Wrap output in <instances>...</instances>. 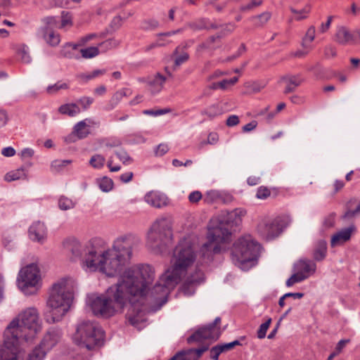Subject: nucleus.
<instances>
[{
    "instance_id": "nucleus-8",
    "label": "nucleus",
    "mask_w": 360,
    "mask_h": 360,
    "mask_svg": "<svg viewBox=\"0 0 360 360\" xmlns=\"http://www.w3.org/2000/svg\"><path fill=\"white\" fill-rule=\"evenodd\" d=\"M231 234L229 227L226 226V223L223 220L218 218L211 219L208 225L207 240L201 248L203 256L209 258L214 254L220 253L221 243L228 241Z\"/></svg>"
},
{
    "instance_id": "nucleus-20",
    "label": "nucleus",
    "mask_w": 360,
    "mask_h": 360,
    "mask_svg": "<svg viewBox=\"0 0 360 360\" xmlns=\"http://www.w3.org/2000/svg\"><path fill=\"white\" fill-rule=\"evenodd\" d=\"M144 200L148 205L155 208H162L169 203L168 198L165 194L155 191L147 193Z\"/></svg>"
},
{
    "instance_id": "nucleus-58",
    "label": "nucleus",
    "mask_w": 360,
    "mask_h": 360,
    "mask_svg": "<svg viewBox=\"0 0 360 360\" xmlns=\"http://www.w3.org/2000/svg\"><path fill=\"white\" fill-rule=\"evenodd\" d=\"M262 3V1L252 0L250 4L240 6V10L243 12H245L252 9L254 7L260 6Z\"/></svg>"
},
{
    "instance_id": "nucleus-27",
    "label": "nucleus",
    "mask_w": 360,
    "mask_h": 360,
    "mask_svg": "<svg viewBox=\"0 0 360 360\" xmlns=\"http://www.w3.org/2000/svg\"><path fill=\"white\" fill-rule=\"evenodd\" d=\"M39 34L50 46H55L60 43V35L55 33L50 27L41 28Z\"/></svg>"
},
{
    "instance_id": "nucleus-43",
    "label": "nucleus",
    "mask_w": 360,
    "mask_h": 360,
    "mask_svg": "<svg viewBox=\"0 0 360 360\" xmlns=\"http://www.w3.org/2000/svg\"><path fill=\"white\" fill-rule=\"evenodd\" d=\"M186 27L192 29L194 31H198L204 29L208 30L209 28V27L207 25V20L205 19L190 22L187 24Z\"/></svg>"
},
{
    "instance_id": "nucleus-2",
    "label": "nucleus",
    "mask_w": 360,
    "mask_h": 360,
    "mask_svg": "<svg viewBox=\"0 0 360 360\" xmlns=\"http://www.w3.org/2000/svg\"><path fill=\"white\" fill-rule=\"evenodd\" d=\"M140 243V238L131 233L117 237L111 248L105 250L100 249L101 271L109 277L120 274L127 265L133 255V248Z\"/></svg>"
},
{
    "instance_id": "nucleus-19",
    "label": "nucleus",
    "mask_w": 360,
    "mask_h": 360,
    "mask_svg": "<svg viewBox=\"0 0 360 360\" xmlns=\"http://www.w3.org/2000/svg\"><path fill=\"white\" fill-rule=\"evenodd\" d=\"M62 336V332L57 328H50L45 333L40 344L49 352L55 347L60 341Z\"/></svg>"
},
{
    "instance_id": "nucleus-64",
    "label": "nucleus",
    "mask_w": 360,
    "mask_h": 360,
    "mask_svg": "<svg viewBox=\"0 0 360 360\" xmlns=\"http://www.w3.org/2000/svg\"><path fill=\"white\" fill-rule=\"evenodd\" d=\"M238 123H239V117H238V116L235 115H230L227 118L226 122V124L230 127L236 126L237 124H238Z\"/></svg>"
},
{
    "instance_id": "nucleus-33",
    "label": "nucleus",
    "mask_w": 360,
    "mask_h": 360,
    "mask_svg": "<svg viewBox=\"0 0 360 360\" xmlns=\"http://www.w3.org/2000/svg\"><path fill=\"white\" fill-rule=\"evenodd\" d=\"M49 351L41 347V344L35 348L29 354L28 360H43Z\"/></svg>"
},
{
    "instance_id": "nucleus-53",
    "label": "nucleus",
    "mask_w": 360,
    "mask_h": 360,
    "mask_svg": "<svg viewBox=\"0 0 360 360\" xmlns=\"http://www.w3.org/2000/svg\"><path fill=\"white\" fill-rule=\"evenodd\" d=\"M127 89H121L117 91L110 98L114 105H117L120 102L123 97L127 96Z\"/></svg>"
},
{
    "instance_id": "nucleus-38",
    "label": "nucleus",
    "mask_w": 360,
    "mask_h": 360,
    "mask_svg": "<svg viewBox=\"0 0 360 360\" xmlns=\"http://www.w3.org/2000/svg\"><path fill=\"white\" fill-rule=\"evenodd\" d=\"M75 203L70 199L65 196L60 197L58 200V207L61 210H69L73 209Z\"/></svg>"
},
{
    "instance_id": "nucleus-9",
    "label": "nucleus",
    "mask_w": 360,
    "mask_h": 360,
    "mask_svg": "<svg viewBox=\"0 0 360 360\" xmlns=\"http://www.w3.org/2000/svg\"><path fill=\"white\" fill-rule=\"evenodd\" d=\"M172 224L169 219H157L147 234V245L155 253H162L172 240Z\"/></svg>"
},
{
    "instance_id": "nucleus-26",
    "label": "nucleus",
    "mask_w": 360,
    "mask_h": 360,
    "mask_svg": "<svg viewBox=\"0 0 360 360\" xmlns=\"http://www.w3.org/2000/svg\"><path fill=\"white\" fill-rule=\"evenodd\" d=\"M335 40L340 44L345 45L354 40V36L345 26L337 28Z\"/></svg>"
},
{
    "instance_id": "nucleus-5",
    "label": "nucleus",
    "mask_w": 360,
    "mask_h": 360,
    "mask_svg": "<svg viewBox=\"0 0 360 360\" xmlns=\"http://www.w3.org/2000/svg\"><path fill=\"white\" fill-rule=\"evenodd\" d=\"M9 328L12 333L11 336L16 338L18 340L23 339L29 341L41 330L42 321L37 309L34 307H29L9 323L6 328Z\"/></svg>"
},
{
    "instance_id": "nucleus-48",
    "label": "nucleus",
    "mask_w": 360,
    "mask_h": 360,
    "mask_svg": "<svg viewBox=\"0 0 360 360\" xmlns=\"http://www.w3.org/2000/svg\"><path fill=\"white\" fill-rule=\"evenodd\" d=\"M271 323V319L269 318L264 323L260 325L257 330V338L263 339L266 337V331Z\"/></svg>"
},
{
    "instance_id": "nucleus-34",
    "label": "nucleus",
    "mask_w": 360,
    "mask_h": 360,
    "mask_svg": "<svg viewBox=\"0 0 360 360\" xmlns=\"http://www.w3.org/2000/svg\"><path fill=\"white\" fill-rule=\"evenodd\" d=\"M270 18L271 13L269 12H264L260 15L251 17L250 20L256 27H262L265 25Z\"/></svg>"
},
{
    "instance_id": "nucleus-45",
    "label": "nucleus",
    "mask_w": 360,
    "mask_h": 360,
    "mask_svg": "<svg viewBox=\"0 0 360 360\" xmlns=\"http://www.w3.org/2000/svg\"><path fill=\"white\" fill-rule=\"evenodd\" d=\"M94 99L89 96H82L79 98L77 101V104L79 105H80L82 110H88L91 105L94 103Z\"/></svg>"
},
{
    "instance_id": "nucleus-10",
    "label": "nucleus",
    "mask_w": 360,
    "mask_h": 360,
    "mask_svg": "<svg viewBox=\"0 0 360 360\" xmlns=\"http://www.w3.org/2000/svg\"><path fill=\"white\" fill-rule=\"evenodd\" d=\"M73 340L79 346L91 350L103 345L104 332L97 323L83 321L77 325Z\"/></svg>"
},
{
    "instance_id": "nucleus-39",
    "label": "nucleus",
    "mask_w": 360,
    "mask_h": 360,
    "mask_svg": "<svg viewBox=\"0 0 360 360\" xmlns=\"http://www.w3.org/2000/svg\"><path fill=\"white\" fill-rule=\"evenodd\" d=\"M311 11V6L309 5L305 6L301 10H297L294 8H290V11L297 15V16L295 18L296 20H302L303 19H305L307 18V14L309 13Z\"/></svg>"
},
{
    "instance_id": "nucleus-21",
    "label": "nucleus",
    "mask_w": 360,
    "mask_h": 360,
    "mask_svg": "<svg viewBox=\"0 0 360 360\" xmlns=\"http://www.w3.org/2000/svg\"><path fill=\"white\" fill-rule=\"evenodd\" d=\"M294 269L295 271L297 272L301 276H304L307 279L315 273L316 265L311 260L302 259L295 264Z\"/></svg>"
},
{
    "instance_id": "nucleus-7",
    "label": "nucleus",
    "mask_w": 360,
    "mask_h": 360,
    "mask_svg": "<svg viewBox=\"0 0 360 360\" xmlns=\"http://www.w3.org/2000/svg\"><path fill=\"white\" fill-rule=\"evenodd\" d=\"M259 248L260 245L250 236L241 237L233 244L232 260L241 269H248L255 265Z\"/></svg>"
},
{
    "instance_id": "nucleus-17",
    "label": "nucleus",
    "mask_w": 360,
    "mask_h": 360,
    "mask_svg": "<svg viewBox=\"0 0 360 360\" xmlns=\"http://www.w3.org/2000/svg\"><path fill=\"white\" fill-rule=\"evenodd\" d=\"M30 239L40 244H44L47 238V228L44 222L34 221L28 229Z\"/></svg>"
},
{
    "instance_id": "nucleus-49",
    "label": "nucleus",
    "mask_w": 360,
    "mask_h": 360,
    "mask_svg": "<svg viewBox=\"0 0 360 360\" xmlns=\"http://www.w3.org/2000/svg\"><path fill=\"white\" fill-rule=\"evenodd\" d=\"M158 26V21L154 19L144 20L141 23V29L143 30H153L156 29Z\"/></svg>"
},
{
    "instance_id": "nucleus-62",
    "label": "nucleus",
    "mask_w": 360,
    "mask_h": 360,
    "mask_svg": "<svg viewBox=\"0 0 360 360\" xmlns=\"http://www.w3.org/2000/svg\"><path fill=\"white\" fill-rule=\"evenodd\" d=\"M72 25L71 16L69 15L68 13H65L63 11L62 13V20H61L60 27L63 28L67 25Z\"/></svg>"
},
{
    "instance_id": "nucleus-1",
    "label": "nucleus",
    "mask_w": 360,
    "mask_h": 360,
    "mask_svg": "<svg viewBox=\"0 0 360 360\" xmlns=\"http://www.w3.org/2000/svg\"><path fill=\"white\" fill-rule=\"evenodd\" d=\"M155 278L151 266L139 264L127 269L118 282L108 288L104 295H92L88 304L96 316L110 317L130 304L126 314L128 322L140 329L146 321L145 295Z\"/></svg>"
},
{
    "instance_id": "nucleus-14",
    "label": "nucleus",
    "mask_w": 360,
    "mask_h": 360,
    "mask_svg": "<svg viewBox=\"0 0 360 360\" xmlns=\"http://www.w3.org/2000/svg\"><path fill=\"white\" fill-rule=\"evenodd\" d=\"M11 335L10 328H6L4 343L0 345V360H18L20 340Z\"/></svg>"
},
{
    "instance_id": "nucleus-47",
    "label": "nucleus",
    "mask_w": 360,
    "mask_h": 360,
    "mask_svg": "<svg viewBox=\"0 0 360 360\" xmlns=\"http://www.w3.org/2000/svg\"><path fill=\"white\" fill-rule=\"evenodd\" d=\"M68 87L66 83L57 82L53 85H49L46 89V91L48 94H53L60 89H67Z\"/></svg>"
},
{
    "instance_id": "nucleus-4",
    "label": "nucleus",
    "mask_w": 360,
    "mask_h": 360,
    "mask_svg": "<svg viewBox=\"0 0 360 360\" xmlns=\"http://www.w3.org/2000/svg\"><path fill=\"white\" fill-rule=\"evenodd\" d=\"M101 240L94 238L82 245L77 238L70 237L63 241L65 252L72 261L81 260L82 268L86 271H101V264H97L100 259V248L98 247Z\"/></svg>"
},
{
    "instance_id": "nucleus-59",
    "label": "nucleus",
    "mask_w": 360,
    "mask_h": 360,
    "mask_svg": "<svg viewBox=\"0 0 360 360\" xmlns=\"http://www.w3.org/2000/svg\"><path fill=\"white\" fill-rule=\"evenodd\" d=\"M168 150H169V148H168L167 145H166L165 143H160L156 147V148L155 150V155H157V156H162Z\"/></svg>"
},
{
    "instance_id": "nucleus-11",
    "label": "nucleus",
    "mask_w": 360,
    "mask_h": 360,
    "mask_svg": "<svg viewBox=\"0 0 360 360\" xmlns=\"http://www.w3.org/2000/svg\"><path fill=\"white\" fill-rule=\"evenodd\" d=\"M40 280L39 269L34 264L22 268L17 278L18 288L27 295H32L36 292V286Z\"/></svg>"
},
{
    "instance_id": "nucleus-15",
    "label": "nucleus",
    "mask_w": 360,
    "mask_h": 360,
    "mask_svg": "<svg viewBox=\"0 0 360 360\" xmlns=\"http://www.w3.org/2000/svg\"><path fill=\"white\" fill-rule=\"evenodd\" d=\"M221 322V319L217 317L213 323L200 328L187 339L188 343L193 342H201L204 340H217L220 335V328L217 325Z\"/></svg>"
},
{
    "instance_id": "nucleus-31",
    "label": "nucleus",
    "mask_w": 360,
    "mask_h": 360,
    "mask_svg": "<svg viewBox=\"0 0 360 360\" xmlns=\"http://www.w3.org/2000/svg\"><path fill=\"white\" fill-rule=\"evenodd\" d=\"M15 51L22 63L29 64L32 61V58L29 53V47L27 45H18L15 47Z\"/></svg>"
},
{
    "instance_id": "nucleus-13",
    "label": "nucleus",
    "mask_w": 360,
    "mask_h": 360,
    "mask_svg": "<svg viewBox=\"0 0 360 360\" xmlns=\"http://www.w3.org/2000/svg\"><path fill=\"white\" fill-rule=\"evenodd\" d=\"M286 226L285 219L282 217L266 218L258 224L257 232L263 238L270 240L278 237Z\"/></svg>"
},
{
    "instance_id": "nucleus-12",
    "label": "nucleus",
    "mask_w": 360,
    "mask_h": 360,
    "mask_svg": "<svg viewBox=\"0 0 360 360\" xmlns=\"http://www.w3.org/2000/svg\"><path fill=\"white\" fill-rule=\"evenodd\" d=\"M181 281L172 273L167 270L159 278L151 290L155 299L160 300L165 304L170 291Z\"/></svg>"
},
{
    "instance_id": "nucleus-40",
    "label": "nucleus",
    "mask_w": 360,
    "mask_h": 360,
    "mask_svg": "<svg viewBox=\"0 0 360 360\" xmlns=\"http://www.w3.org/2000/svg\"><path fill=\"white\" fill-rule=\"evenodd\" d=\"M315 27L314 25L310 26L307 30L304 37L302 39V46L304 48H307L309 46L308 43L314 41L315 38Z\"/></svg>"
},
{
    "instance_id": "nucleus-6",
    "label": "nucleus",
    "mask_w": 360,
    "mask_h": 360,
    "mask_svg": "<svg viewBox=\"0 0 360 360\" xmlns=\"http://www.w3.org/2000/svg\"><path fill=\"white\" fill-rule=\"evenodd\" d=\"M196 257V251L191 240L184 238L174 248L171 266L167 270L181 280L194 264Z\"/></svg>"
},
{
    "instance_id": "nucleus-54",
    "label": "nucleus",
    "mask_w": 360,
    "mask_h": 360,
    "mask_svg": "<svg viewBox=\"0 0 360 360\" xmlns=\"http://www.w3.org/2000/svg\"><path fill=\"white\" fill-rule=\"evenodd\" d=\"M127 89H121L117 91L110 98L114 105H117L120 102L123 97L127 96Z\"/></svg>"
},
{
    "instance_id": "nucleus-42",
    "label": "nucleus",
    "mask_w": 360,
    "mask_h": 360,
    "mask_svg": "<svg viewBox=\"0 0 360 360\" xmlns=\"http://www.w3.org/2000/svg\"><path fill=\"white\" fill-rule=\"evenodd\" d=\"M82 56L84 58H92L99 54V49L96 46H90L80 50Z\"/></svg>"
},
{
    "instance_id": "nucleus-24",
    "label": "nucleus",
    "mask_w": 360,
    "mask_h": 360,
    "mask_svg": "<svg viewBox=\"0 0 360 360\" xmlns=\"http://www.w3.org/2000/svg\"><path fill=\"white\" fill-rule=\"evenodd\" d=\"M188 47V43L184 42L178 46L173 52L172 56L174 57V68L180 66L181 64L186 63L189 59L188 53L185 51Z\"/></svg>"
},
{
    "instance_id": "nucleus-23",
    "label": "nucleus",
    "mask_w": 360,
    "mask_h": 360,
    "mask_svg": "<svg viewBox=\"0 0 360 360\" xmlns=\"http://www.w3.org/2000/svg\"><path fill=\"white\" fill-rule=\"evenodd\" d=\"M354 231V226H350L337 232L331 238V246L339 245L349 240L351 238L352 233Z\"/></svg>"
},
{
    "instance_id": "nucleus-55",
    "label": "nucleus",
    "mask_w": 360,
    "mask_h": 360,
    "mask_svg": "<svg viewBox=\"0 0 360 360\" xmlns=\"http://www.w3.org/2000/svg\"><path fill=\"white\" fill-rule=\"evenodd\" d=\"M270 191L267 187L260 186L257 191L256 197L258 199H266L270 195Z\"/></svg>"
},
{
    "instance_id": "nucleus-60",
    "label": "nucleus",
    "mask_w": 360,
    "mask_h": 360,
    "mask_svg": "<svg viewBox=\"0 0 360 360\" xmlns=\"http://www.w3.org/2000/svg\"><path fill=\"white\" fill-rule=\"evenodd\" d=\"M71 45H65L60 50V55L65 58H71L74 56V53L70 49Z\"/></svg>"
},
{
    "instance_id": "nucleus-61",
    "label": "nucleus",
    "mask_w": 360,
    "mask_h": 360,
    "mask_svg": "<svg viewBox=\"0 0 360 360\" xmlns=\"http://www.w3.org/2000/svg\"><path fill=\"white\" fill-rule=\"evenodd\" d=\"M202 195L201 192L195 191L189 194L188 200L191 203H196L202 198Z\"/></svg>"
},
{
    "instance_id": "nucleus-25",
    "label": "nucleus",
    "mask_w": 360,
    "mask_h": 360,
    "mask_svg": "<svg viewBox=\"0 0 360 360\" xmlns=\"http://www.w3.org/2000/svg\"><path fill=\"white\" fill-rule=\"evenodd\" d=\"M166 80V77L159 72L156 73L155 76L148 82L150 92L153 95L159 94L162 90Z\"/></svg>"
},
{
    "instance_id": "nucleus-18",
    "label": "nucleus",
    "mask_w": 360,
    "mask_h": 360,
    "mask_svg": "<svg viewBox=\"0 0 360 360\" xmlns=\"http://www.w3.org/2000/svg\"><path fill=\"white\" fill-rule=\"evenodd\" d=\"M245 214V212L241 209H236L231 212H226V214H222L218 219L223 220L226 223V226L229 227L230 231H232L233 227L238 226L242 221V217Z\"/></svg>"
},
{
    "instance_id": "nucleus-22",
    "label": "nucleus",
    "mask_w": 360,
    "mask_h": 360,
    "mask_svg": "<svg viewBox=\"0 0 360 360\" xmlns=\"http://www.w3.org/2000/svg\"><path fill=\"white\" fill-rule=\"evenodd\" d=\"M281 79L286 84L284 90L285 94L295 91L296 88L300 86L304 81L300 75H288L282 77Z\"/></svg>"
},
{
    "instance_id": "nucleus-63",
    "label": "nucleus",
    "mask_w": 360,
    "mask_h": 360,
    "mask_svg": "<svg viewBox=\"0 0 360 360\" xmlns=\"http://www.w3.org/2000/svg\"><path fill=\"white\" fill-rule=\"evenodd\" d=\"M209 349V345H202L198 349H191L196 360H198L202 354Z\"/></svg>"
},
{
    "instance_id": "nucleus-51",
    "label": "nucleus",
    "mask_w": 360,
    "mask_h": 360,
    "mask_svg": "<svg viewBox=\"0 0 360 360\" xmlns=\"http://www.w3.org/2000/svg\"><path fill=\"white\" fill-rule=\"evenodd\" d=\"M305 280L304 276H301L297 272H295L286 281V285L290 287L295 283H300Z\"/></svg>"
},
{
    "instance_id": "nucleus-56",
    "label": "nucleus",
    "mask_w": 360,
    "mask_h": 360,
    "mask_svg": "<svg viewBox=\"0 0 360 360\" xmlns=\"http://www.w3.org/2000/svg\"><path fill=\"white\" fill-rule=\"evenodd\" d=\"M238 80V78L237 77H233L231 79H223L221 82H219V89H225L229 86H231L235 84Z\"/></svg>"
},
{
    "instance_id": "nucleus-32",
    "label": "nucleus",
    "mask_w": 360,
    "mask_h": 360,
    "mask_svg": "<svg viewBox=\"0 0 360 360\" xmlns=\"http://www.w3.org/2000/svg\"><path fill=\"white\" fill-rule=\"evenodd\" d=\"M26 178V172L23 167L11 171L6 174L4 176L5 181L11 182Z\"/></svg>"
},
{
    "instance_id": "nucleus-36",
    "label": "nucleus",
    "mask_w": 360,
    "mask_h": 360,
    "mask_svg": "<svg viewBox=\"0 0 360 360\" xmlns=\"http://www.w3.org/2000/svg\"><path fill=\"white\" fill-rule=\"evenodd\" d=\"M226 34H218L216 35L211 36L209 37L204 43L200 44L198 46V51H200L202 49H214V47H212V44L216 41L217 39H220L223 36H224Z\"/></svg>"
},
{
    "instance_id": "nucleus-52",
    "label": "nucleus",
    "mask_w": 360,
    "mask_h": 360,
    "mask_svg": "<svg viewBox=\"0 0 360 360\" xmlns=\"http://www.w3.org/2000/svg\"><path fill=\"white\" fill-rule=\"evenodd\" d=\"M169 112H170V109H169V108L159 109V110H156L149 109V110H144L143 111V113L146 115L156 117V116L167 114Z\"/></svg>"
},
{
    "instance_id": "nucleus-46",
    "label": "nucleus",
    "mask_w": 360,
    "mask_h": 360,
    "mask_svg": "<svg viewBox=\"0 0 360 360\" xmlns=\"http://www.w3.org/2000/svg\"><path fill=\"white\" fill-rule=\"evenodd\" d=\"M115 155L124 165H128L132 163L133 159L124 150H120L115 152Z\"/></svg>"
},
{
    "instance_id": "nucleus-57",
    "label": "nucleus",
    "mask_w": 360,
    "mask_h": 360,
    "mask_svg": "<svg viewBox=\"0 0 360 360\" xmlns=\"http://www.w3.org/2000/svg\"><path fill=\"white\" fill-rule=\"evenodd\" d=\"M222 350L219 345H217L210 349V358L213 360H218L219 355L222 353Z\"/></svg>"
},
{
    "instance_id": "nucleus-3",
    "label": "nucleus",
    "mask_w": 360,
    "mask_h": 360,
    "mask_svg": "<svg viewBox=\"0 0 360 360\" xmlns=\"http://www.w3.org/2000/svg\"><path fill=\"white\" fill-rule=\"evenodd\" d=\"M73 294L74 281L70 278H63L53 285L45 314L47 323H54L63 319L71 307Z\"/></svg>"
},
{
    "instance_id": "nucleus-44",
    "label": "nucleus",
    "mask_w": 360,
    "mask_h": 360,
    "mask_svg": "<svg viewBox=\"0 0 360 360\" xmlns=\"http://www.w3.org/2000/svg\"><path fill=\"white\" fill-rule=\"evenodd\" d=\"M120 44V41L115 39H108L101 44L99 46L103 51L117 47Z\"/></svg>"
},
{
    "instance_id": "nucleus-50",
    "label": "nucleus",
    "mask_w": 360,
    "mask_h": 360,
    "mask_svg": "<svg viewBox=\"0 0 360 360\" xmlns=\"http://www.w3.org/2000/svg\"><path fill=\"white\" fill-rule=\"evenodd\" d=\"M205 114L210 117H214L221 114V110L217 104H214L205 110Z\"/></svg>"
},
{
    "instance_id": "nucleus-28",
    "label": "nucleus",
    "mask_w": 360,
    "mask_h": 360,
    "mask_svg": "<svg viewBox=\"0 0 360 360\" xmlns=\"http://www.w3.org/2000/svg\"><path fill=\"white\" fill-rule=\"evenodd\" d=\"M58 112L61 115L72 117L79 115L82 112V110L76 103H69L61 105L58 108Z\"/></svg>"
},
{
    "instance_id": "nucleus-16",
    "label": "nucleus",
    "mask_w": 360,
    "mask_h": 360,
    "mask_svg": "<svg viewBox=\"0 0 360 360\" xmlns=\"http://www.w3.org/2000/svg\"><path fill=\"white\" fill-rule=\"evenodd\" d=\"M205 277L203 272L197 269L193 274H191L182 283L180 290L186 296L193 295L196 288L204 281Z\"/></svg>"
},
{
    "instance_id": "nucleus-37",
    "label": "nucleus",
    "mask_w": 360,
    "mask_h": 360,
    "mask_svg": "<svg viewBox=\"0 0 360 360\" xmlns=\"http://www.w3.org/2000/svg\"><path fill=\"white\" fill-rule=\"evenodd\" d=\"M100 189L103 192H109L113 188V181L111 179L104 176L98 180Z\"/></svg>"
},
{
    "instance_id": "nucleus-30",
    "label": "nucleus",
    "mask_w": 360,
    "mask_h": 360,
    "mask_svg": "<svg viewBox=\"0 0 360 360\" xmlns=\"http://www.w3.org/2000/svg\"><path fill=\"white\" fill-rule=\"evenodd\" d=\"M327 252V243L325 240H319L315 246L313 256L314 259L316 261H321L323 260L326 256Z\"/></svg>"
},
{
    "instance_id": "nucleus-41",
    "label": "nucleus",
    "mask_w": 360,
    "mask_h": 360,
    "mask_svg": "<svg viewBox=\"0 0 360 360\" xmlns=\"http://www.w3.org/2000/svg\"><path fill=\"white\" fill-rule=\"evenodd\" d=\"M71 162L70 160H56L51 162V168L52 171L58 172Z\"/></svg>"
},
{
    "instance_id": "nucleus-35",
    "label": "nucleus",
    "mask_w": 360,
    "mask_h": 360,
    "mask_svg": "<svg viewBox=\"0 0 360 360\" xmlns=\"http://www.w3.org/2000/svg\"><path fill=\"white\" fill-rule=\"evenodd\" d=\"M105 162V158L101 154H95L89 160V165L94 169H101Z\"/></svg>"
},
{
    "instance_id": "nucleus-29",
    "label": "nucleus",
    "mask_w": 360,
    "mask_h": 360,
    "mask_svg": "<svg viewBox=\"0 0 360 360\" xmlns=\"http://www.w3.org/2000/svg\"><path fill=\"white\" fill-rule=\"evenodd\" d=\"M88 120H84L77 122L73 128L72 133L79 139H83L86 138L89 134V125L86 123Z\"/></svg>"
}]
</instances>
